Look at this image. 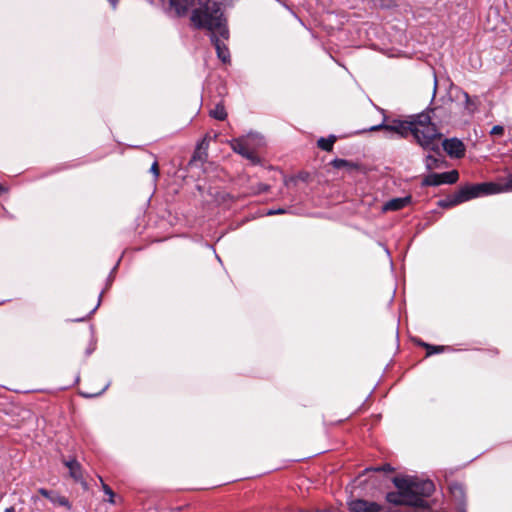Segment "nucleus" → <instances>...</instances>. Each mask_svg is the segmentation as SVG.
Masks as SVG:
<instances>
[{
	"instance_id": "nucleus-18",
	"label": "nucleus",
	"mask_w": 512,
	"mask_h": 512,
	"mask_svg": "<svg viewBox=\"0 0 512 512\" xmlns=\"http://www.w3.org/2000/svg\"><path fill=\"white\" fill-rule=\"evenodd\" d=\"M423 346L427 350V356H431L433 354L441 353V352H444V351L450 349L449 346H434V345H430V344H426V343H424Z\"/></svg>"
},
{
	"instance_id": "nucleus-32",
	"label": "nucleus",
	"mask_w": 512,
	"mask_h": 512,
	"mask_svg": "<svg viewBox=\"0 0 512 512\" xmlns=\"http://www.w3.org/2000/svg\"><path fill=\"white\" fill-rule=\"evenodd\" d=\"M114 6H116L117 0H109Z\"/></svg>"
},
{
	"instance_id": "nucleus-17",
	"label": "nucleus",
	"mask_w": 512,
	"mask_h": 512,
	"mask_svg": "<svg viewBox=\"0 0 512 512\" xmlns=\"http://www.w3.org/2000/svg\"><path fill=\"white\" fill-rule=\"evenodd\" d=\"M442 164H443V160H441L433 155H428L425 159V166H426L427 170L438 169L442 166Z\"/></svg>"
},
{
	"instance_id": "nucleus-16",
	"label": "nucleus",
	"mask_w": 512,
	"mask_h": 512,
	"mask_svg": "<svg viewBox=\"0 0 512 512\" xmlns=\"http://www.w3.org/2000/svg\"><path fill=\"white\" fill-rule=\"evenodd\" d=\"M336 142V136L330 135L327 138L321 137L317 141V146L323 151L331 152L333 150L334 143Z\"/></svg>"
},
{
	"instance_id": "nucleus-28",
	"label": "nucleus",
	"mask_w": 512,
	"mask_h": 512,
	"mask_svg": "<svg viewBox=\"0 0 512 512\" xmlns=\"http://www.w3.org/2000/svg\"><path fill=\"white\" fill-rule=\"evenodd\" d=\"M5 512H15V508L13 506L6 508Z\"/></svg>"
},
{
	"instance_id": "nucleus-24",
	"label": "nucleus",
	"mask_w": 512,
	"mask_h": 512,
	"mask_svg": "<svg viewBox=\"0 0 512 512\" xmlns=\"http://www.w3.org/2000/svg\"><path fill=\"white\" fill-rule=\"evenodd\" d=\"M150 172L154 175L155 180H157L160 175L159 165L157 161H154L153 164L151 165Z\"/></svg>"
},
{
	"instance_id": "nucleus-9",
	"label": "nucleus",
	"mask_w": 512,
	"mask_h": 512,
	"mask_svg": "<svg viewBox=\"0 0 512 512\" xmlns=\"http://www.w3.org/2000/svg\"><path fill=\"white\" fill-rule=\"evenodd\" d=\"M442 146L450 157L462 158L465 155V145L457 138L445 139Z\"/></svg>"
},
{
	"instance_id": "nucleus-7",
	"label": "nucleus",
	"mask_w": 512,
	"mask_h": 512,
	"mask_svg": "<svg viewBox=\"0 0 512 512\" xmlns=\"http://www.w3.org/2000/svg\"><path fill=\"white\" fill-rule=\"evenodd\" d=\"M449 491L456 512H466V490L463 484L452 482L449 485Z\"/></svg>"
},
{
	"instance_id": "nucleus-31",
	"label": "nucleus",
	"mask_w": 512,
	"mask_h": 512,
	"mask_svg": "<svg viewBox=\"0 0 512 512\" xmlns=\"http://www.w3.org/2000/svg\"><path fill=\"white\" fill-rule=\"evenodd\" d=\"M101 297H102V293H101V294H100V296H99V300H98V302H97V306H96L95 308H97V307L100 305Z\"/></svg>"
},
{
	"instance_id": "nucleus-33",
	"label": "nucleus",
	"mask_w": 512,
	"mask_h": 512,
	"mask_svg": "<svg viewBox=\"0 0 512 512\" xmlns=\"http://www.w3.org/2000/svg\"><path fill=\"white\" fill-rule=\"evenodd\" d=\"M436 88H437V81H435V84H434V93L436 92Z\"/></svg>"
},
{
	"instance_id": "nucleus-4",
	"label": "nucleus",
	"mask_w": 512,
	"mask_h": 512,
	"mask_svg": "<svg viewBox=\"0 0 512 512\" xmlns=\"http://www.w3.org/2000/svg\"><path fill=\"white\" fill-rule=\"evenodd\" d=\"M508 191L506 181L503 184L493 182H483L476 184L462 185L456 192L448 195L437 202V205L443 209H450L469 200Z\"/></svg>"
},
{
	"instance_id": "nucleus-6",
	"label": "nucleus",
	"mask_w": 512,
	"mask_h": 512,
	"mask_svg": "<svg viewBox=\"0 0 512 512\" xmlns=\"http://www.w3.org/2000/svg\"><path fill=\"white\" fill-rule=\"evenodd\" d=\"M350 512H393L390 508L365 499H352L347 503Z\"/></svg>"
},
{
	"instance_id": "nucleus-27",
	"label": "nucleus",
	"mask_w": 512,
	"mask_h": 512,
	"mask_svg": "<svg viewBox=\"0 0 512 512\" xmlns=\"http://www.w3.org/2000/svg\"><path fill=\"white\" fill-rule=\"evenodd\" d=\"M506 189L512 190V175H509L506 179Z\"/></svg>"
},
{
	"instance_id": "nucleus-1",
	"label": "nucleus",
	"mask_w": 512,
	"mask_h": 512,
	"mask_svg": "<svg viewBox=\"0 0 512 512\" xmlns=\"http://www.w3.org/2000/svg\"><path fill=\"white\" fill-rule=\"evenodd\" d=\"M397 491L388 492L386 502L394 506H407L411 512H433L436 500L432 498L435 485L429 479L413 476H395L392 479Z\"/></svg>"
},
{
	"instance_id": "nucleus-13",
	"label": "nucleus",
	"mask_w": 512,
	"mask_h": 512,
	"mask_svg": "<svg viewBox=\"0 0 512 512\" xmlns=\"http://www.w3.org/2000/svg\"><path fill=\"white\" fill-rule=\"evenodd\" d=\"M411 196H405V197H400V198H393L389 201H387L383 207H382V210L384 212L386 211H399L403 208H405L406 206H408L410 203H411Z\"/></svg>"
},
{
	"instance_id": "nucleus-10",
	"label": "nucleus",
	"mask_w": 512,
	"mask_h": 512,
	"mask_svg": "<svg viewBox=\"0 0 512 512\" xmlns=\"http://www.w3.org/2000/svg\"><path fill=\"white\" fill-rule=\"evenodd\" d=\"M168 5L170 12L177 16L186 15L187 12L195 6L198 0H163Z\"/></svg>"
},
{
	"instance_id": "nucleus-22",
	"label": "nucleus",
	"mask_w": 512,
	"mask_h": 512,
	"mask_svg": "<svg viewBox=\"0 0 512 512\" xmlns=\"http://www.w3.org/2000/svg\"><path fill=\"white\" fill-rule=\"evenodd\" d=\"M375 471V472H393L394 468L390 464H384L382 466L374 467L367 469V471Z\"/></svg>"
},
{
	"instance_id": "nucleus-21",
	"label": "nucleus",
	"mask_w": 512,
	"mask_h": 512,
	"mask_svg": "<svg viewBox=\"0 0 512 512\" xmlns=\"http://www.w3.org/2000/svg\"><path fill=\"white\" fill-rule=\"evenodd\" d=\"M253 194H261L269 191L270 186L264 183H258L256 186H253L252 188Z\"/></svg>"
},
{
	"instance_id": "nucleus-20",
	"label": "nucleus",
	"mask_w": 512,
	"mask_h": 512,
	"mask_svg": "<svg viewBox=\"0 0 512 512\" xmlns=\"http://www.w3.org/2000/svg\"><path fill=\"white\" fill-rule=\"evenodd\" d=\"M99 479H100V482L102 485L103 492L106 495H108V497H109L108 501L112 504L115 503V501H114L115 494H114L113 490L106 483H104V481L101 477H99Z\"/></svg>"
},
{
	"instance_id": "nucleus-12",
	"label": "nucleus",
	"mask_w": 512,
	"mask_h": 512,
	"mask_svg": "<svg viewBox=\"0 0 512 512\" xmlns=\"http://www.w3.org/2000/svg\"><path fill=\"white\" fill-rule=\"evenodd\" d=\"M38 493L49 499L54 505L64 507L67 511L71 509V503L67 497L60 495L56 491L39 488Z\"/></svg>"
},
{
	"instance_id": "nucleus-2",
	"label": "nucleus",
	"mask_w": 512,
	"mask_h": 512,
	"mask_svg": "<svg viewBox=\"0 0 512 512\" xmlns=\"http://www.w3.org/2000/svg\"><path fill=\"white\" fill-rule=\"evenodd\" d=\"M385 130L396 133L401 138H407L412 135L417 144L425 150L438 151L442 134L437 126L432 123L429 114L421 113L411 117L410 120L393 119L388 124H379L369 128V131Z\"/></svg>"
},
{
	"instance_id": "nucleus-23",
	"label": "nucleus",
	"mask_w": 512,
	"mask_h": 512,
	"mask_svg": "<svg viewBox=\"0 0 512 512\" xmlns=\"http://www.w3.org/2000/svg\"><path fill=\"white\" fill-rule=\"evenodd\" d=\"M490 134L492 136H503L504 134V127L501 126V125H495L491 131H490Z\"/></svg>"
},
{
	"instance_id": "nucleus-15",
	"label": "nucleus",
	"mask_w": 512,
	"mask_h": 512,
	"mask_svg": "<svg viewBox=\"0 0 512 512\" xmlns=\"http://www.w3.org/2000/svg\"><path fill=\"white\" fill-rule=\"evenodd\" d=\"M209 115L216 120L224 121L227 118V112L223 102L217 103L212 109H210Z\"/></svg>"
},
{
	"instance_id": "nucleus-5",
	"label": "nucleus",
	"mask_w": 512,
	"mask_h": 512,
	"mask_svg": "<svg viewBox=\"0 0 512 512\" xmlns=\"http://www.w3.org/2000/svg\"><path fill=\"white\" fill-rule=\"evenodd\" d=\"M459 179L457 170H451L444 173H431L422 180V186H439L441 184H454Z\"/></svg>"
},
{
	"instance_id": "nucleus-29",
	"label": "nucleus",
	"mask_w": 512,
	"mask_h": 512,
	"mask_svg": "<svg viewBox=\"0 0 512 512\" xmlns=\"http://www.w3.org/2000/svg\"><path fill=\"white\" fill-rule=\"evenodd\" d=\"M204 144H206V137L202 140V142L199 145L198 149H200Z\"/></svg>"
},
{
	"instance_id": "nucleus-30",
	"label": "nucleus",
	"mask_w": 512,
	"mask_h": 512,
	"mask_svg": "<svg viewBox=\"0 0 512 512\" xmlns=\"http://www.w3.org/2000/svg\"><path fill=\"white\" fill-rule=\"evenodd\" d=\"M492 353H494L495 355H498L499 354V350L498 349H492L490 350Z\"/></svg>"
},
{
	"instance_id": "nucleus-19",
	"label": "nucleus",
	"mask_w": 512,
	"mask_h": 512,
	"mask_svg": "<svg viewBox=\"0 0 512 512\" xmlns=\"http://www.w3.org/2000/svg\"><path fill=\"white\" fill-rule=\"evenodd\" d=\"M331 165L334 167V168H337V169H340V168H344V167H354V164L345 160V159H334L332 162H331Z\"/></svg>"
},
{
	"instance_id": "nucleus-8",
	"label": "nucleus",
	"mask_w": 512,
	"mask_h": 512,
	"mask_svg": "<svg viewBox=\"0 0 512 512\" xmlns=\"http://www.w3.org/2000/svg\"><path fill=\"white\" fill-rule=\"evenodd\" d=\"M232 150L244 158L250 160L253 164L259 163L260 159L257 154L250 148L247 140L244 138H236L230 141Z\"/></svg>"
},
{
	"instance_id": "nucleus-26",
	"label": "nucleus",
	"mask_w": 512,
	"mask_h": 512,
	"mask_svg": "<svg viewBox=\"0 0 512 512\" xmlns=\"http://www.w3.org/2000/svg\"><path fill=\"white\" fill-rule=\"evenodd\" d=\"M286 213L285 209H277V210H270L268 212V215H276V214H284Z\"/></svg>"
},
{
	"instance_id": "nucleus-3",
	"label": "nucleus",
	"mask_w": 512,
	"mask_h": 512,
	"mask_svg": "<svg viewBox=\"0 0 512 512\" xmlns=\"http://www.w3.org/2000/svg\"><path fill=\"white\" fill-rule=\"evenodd\" d=\"M190 19L198 29H207L211 34L218 33L224 39L229 38L226 20L223 17L220 4L216 1L208 0L201 4L192 11Z\"/></svg>"
},
{
	"instance_id": "nucleus-25",
	"label": "nucleus",
	"mask_w": 512,
	"mask_h": 512,
	"mask_svg": "<svg viewBox=\"0 0 512 512\" xmlns=\"http://www.w3.org/2000/svg\"><path fill=\"white\" fill-rule=\"evenodd\" d=\"M464 97H465V102H466V108L473 111L474 108H471V106H474V103L472 101V99L470 98V96L468 95V93H464Z\"/></svg>"
},
{
	"instance_id": "nucleus-14",
	"label": "nucleus",
	"mask_w": 512,
	"mask_h": 512,
	"mask_svg": "<svg viewBox=\"0 0 512 512\" xmlns=\"http://www.w3.org/2000/svg\"><path fill=\"white\" fill-rule=\"evenodd\" d=\"M63 464L68 468L71 478L76 482L83 480L82 466L75 458L63 460Z\"/></svg>"
},
{
	"instance_id": "nucleus-11",
	"label": "nucleus",
	"mask_w": 512,
	"mask_h": 512,
	"mask_svg": "<svg viewBox=\"0 0 512 512\" xmlns=\"http://www.w3.org/2000/svg\"><path fill=\"white\" fill-rule=\"evenodd\" d=\"M210 39L216 49L217 57L223 63H225V64L229 63L230 62V51H229L227 45L225 44V41L227 39H224L218 33L211 34Z\"/></svg>"
}]
</instances>
